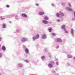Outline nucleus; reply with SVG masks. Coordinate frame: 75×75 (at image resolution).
I'll return each mask as SVG.
<instances>
[{"mask_svg":"<svg viewBox=\"0 0 75 75\" xmlns=\"http://www.w3.org/2000/svg\"><path fill=\"white\" fill-rule=\"evenodd\" d=\"M3 28H6V25L5 24H3Z\"/></svg>","mask_w":75,"mask_h":75,"instance_id":"17","label":"nucleus"},{"mask_svg":"<svg viewBox=\"0 0 75 75\" xmlns=\"http://www.w3.org/2000/svg\"><path fill=\"white\" fill-rule=\"evenodd\" d=\"M1 19V20H2L3 19H5V18H2Z\"/></svg>","mask_w":75,"mask_h":75,"instance_id":"33","label":"nucleus"},{"mask_svg":"<svg viewBox=\"0 0 75 75\" xmlns=\"http://www.w3.org/2000/svg\"><path fill=\"white\" fill-rule=\"evenodd\" d=\"M67 57L69 58H71V57H72L73 56L72 55H69V54H68L67 55Z\"/></svg>","mask_w":75,"mask_h":75,"instance_id":"11","label":"nucleus"},{"mask_svg":"<svg viewBox=\"0 0 75 75\" xmlns=\"http://www.w3.org/2000/svg\"><path fill=\"white\" fill-rule=\"evenodd\" d=\"M74 17H75V12H74Z\"/></svg>","mask_w":75,"mask_h":75,"instance_id":"35","label":"nucleus"},{"mask_svg":"<svg viewBox=\"0 0 75 75\" xmlns=\"http://www.w3.org/2000/svg\"><path fill=\"white\" fill-rule=\"evenodd\" d=\"M20 31V30H16V32L17 33H19Z\"/></svg>","mask_w":75,"mask_h":75,"instance_id":"22","label":"nucleus"},{"mask_svg":"<svg viewBox=\"0 0 75 75\" xmlns=\"http://www.w3.org/2000/svg\"><path fill=\"white\" fill-rule=\"evenodd\" d=\"M44 58H45L44 56H42L41 57V59H42L43 60V59H44Z\"/></svg>","mask_w":75,"mask_h":75,"instance_id":"19","label":"nucleus"},{"mask_svg":"<svg viewBox=\"0 0 75 75\" xmlns=\"http://www.w3.org/2000/svg\"><path fill=\"white\" fill-rule=\"evenodd\" d=\"M32 75H34L33 74Z\"/></svg>","mask_w":75,"mask_h":75,"instance_id":"39","label":"nucleus"},{"mask_svg":"<svg viewBox=\"0 0 75 75\" xmlns=\"http://www.w3.org/2000/svg\"><path fill=\"white\" fill-rule=\"evenodd\" d=\"M71 32L72 34L73 35L74 34V30H73V29H71Z\"/></svg>","mask_w":75,"mask_h":75,"instance_id":"15","label":"nucleus"},{"mask_svg":"<svg viewBox=\"0 0 75 75\" xmlns=\"http://www.w3.org/2000/svg\"><path fill=\"white\" fill-rule=\"evenodd\" d=\"M2 49L4 51H5V50H6V48L5 47H4V46H3L2 47Z\"/></svg>","mask_w":75,"mask_h":75,"instance_id":"13","label":"nucleus"},{"mask_svg":"<svg viewBox=\"0 0 75 75\" xmlns=\"http://www.w3.org/2000/svg\"><path fill=\"white\" fill-rule=\"evenodd\" d=\"M52 35H53L54 36L55 35V34L54 33H52Z\"/></svg>","mask_w":75,"mask_h":75,"instance_id":"23","label":"nucleus"},{"mask_svg":"<svg viewBox=\"0 0 75 75\" xmlns=\"http://www.w3.org/2000/svg\"><path fill=\"white\" fill-rule=\"evenodd\" d=\"M0 47H1V45H0Z\"/></svg>","mask_w":75,"mask_h":75,"instance_id":"38","label":"nucleus"},{"mask_svg":"<svg viewBox=\"0 0 75 75\" xmlns=\"http://www.w3.org/2000/svg\"><path fill=\"white\" fill-rule=\"evenodd\" d=\"M21 75H23V74H21Z\"/></svg>","mask_w":75,"mask_h":75,"instance_id":"37","label":"nucleus"},{"mask_svg":"<svg viewBox=\"0 0 75 75\" xmlns=\"http://www.w3.org/2000/svg\"><path fill=\"white\" fill-rule=\"evenodd\" d=\"M39 35L38 34L37 35H36V37H33V40H36V39H38V38H39Z\"/></svg>","mask_w":75,"mask_h":75,"instance_id":"2","label":"nucleus"},{"mask_svg":"<svg viewBox=\"0 0 75 75\" xmlns=\"http://www.w3.org/2000/svg\"><path fill=\"white\" fill-rule=\"evenodd\" d=\"M65 25H62L61 27L62 28H63L64 30H65Z\"/></svg>","mask_w":75,"mask_h":75,"instance_id":"8","label":"nucleus"},{"mask_svg":"<svg viewBox=\"0 0 75 75\" xmlns=\"http://www.w3.org/2000/svg\"><path fill=\"white\" fill-rule=\"evenodd\" d=\"M59 13H57L56 14L57 16V17H60V15L61 16H64V15L62 13V12H60V11H59Z\"/></svg>","mask_w":75,"mask_h":75,"instance_id":"1","label":"nucleus"},{"mask_svg":"<svg viewBox=\"0 0 75 75\" xmlns=\"http://www.w3.org/2000/svg\"><path fill=\"white\" fill-rule=\"evenodd\" d=\"M50 63L52 65V64H54V62H53V61H51Z\"/></svg>","mask_w":75,"mask_h":75,"instance_id":"18","label":"nucleus"},{"mask_svg":"<svg viewBox=\"0 0 75 75\" xmlns=\"http://www.w3.org/2000/svg\"><path fill=\"white\" fill-rule=\"evenodd\" d=\"M2 56V53H0V57H1Z\"/></svg>","mask_w":75,"mask_h":75,"instance_id":"24","label":"nucleus"},{"mask_svg":"<svg viewBox=\"0 0 75 75\" xmlns=\"http://www.w3.org/2000/svg\"><path fill=\"white\" fill-rule=\"evenodd\" d=\"M67 10H69V11H72V9H71V8H67Z\"/></svg>","mask_w":75,"mask_h":75,"instance_id":"16","label":"nucleus"},{"mask_svg":"<svg viewBox=\"0 0 75 75\" xmlns=\"http://www.w3.org/2000/svg\"><path fill=\"white\" fill-rule=\"evenodd\" d=\"M57 42H62V41L61 38H57Z\"/></svg>","mask_w":75,"mask_h":75,"instance_id":"4","label":"nucleus"},{"mask_svg":"<svg viewBox=\"0 0 75 75\" xmlns=\"http://www.w3.org/2000/svg\"><path fill=\"white\" fill-rule=\"evenodd\" d=\"M47 37L46 35H43L42 36V38H46Z\"/></svg>","mask_w":75,"mask_h":75,"instance_id":"10","label":"nucleus"},{"mask_svg":"<svg viewBox=\"0 0 75 75\" xmlns=\"http://www.w3.org/2000/svg\"><path fill=\"white\" fill-rule=\"evenodd\" d=\"M36 6H39V4H36Z\"/></svg>","mask_w":75,"mask_h":75,"instance_id":"27","label":"nucleus"},{"mask_svg":"<svg viewBox=\"0 0 75 75\" xmlns=\"http://www.w3.org/2000/svg\"><path fill=\"white\" fill-rule=\"evenodd\" d=\"M58 62H56V64H58Z\"/></svg>","mask_w":75,"mask_h":75,"instance_id":"28","label":"nucleus"},{"mask_svg":"<svg viewBox=\"0 0 75 75\" xmlns=\"http://www.w3.org/2000/svg\"><path fill=\"white\" fill-rule=\"evenodd\" d=\"M17 17H18V16H17V15H16V16H15V17H16V18H17Z\"/></svg>","mask_w":75,"mask_h":75,"instance_id":"31","label":"nucleus"},{"mask_svg":"<svg viewBox=\"0 0 75 75\" xmlns=\"http://www.w3.org/2000/svg\"><path fill=\"white\" fill-rule=\"evenodd\" d=\"M22 41L23 42H25V41H27V40L26 38H22Z\"/></svg>","mask_w":75,"mask_h":75,"instance_id":"7","label":"nucleus"},{"mask_svg":"<svg viewBox=\"0 0 75 75\" xmlns=\"http://www.w3.org/2000/svg\"><path fill=\"white\" fill-rule=\"evenodd\" d=\"M60 20H59V19H58L57 20L58 21H60Z\"/></svg>","mask_w":75,"mask_h":75,"instance_id":"29","label":"nucleus"},{"mask_svg":"<svg viewBox=\"0 0 75 75\" xmlns=\"http://www.w3.org/2000/svg\"><path fill=\"white\" fill-rule=\"evenodd\" d=\"M73 59H74V60H75V57H73Z\"/></svg>","mask_w":75,"mask_h":75,"instance_id":"32","label":"nucleus"},{"mask_svg":"<svg viewBox=\"0 0 75 75\" xmlns=\"http://www.w3.org/2000/svg\"><path fill=\"white\" fill-rule=\"evenodd\" d=\"M1 38H0V41H1Z\"/></svg>","mask_w":75,"mask_h":75,"instance_id":"34","label":"nucleus"},{"mask_svg":"<svg viewBox=\"0 0 75 75\" xmlns=\"http://www.w3.org/2000/svg\"><path fill=\"white\" fill-rule=\"evenodd\" d=\"M22 16H23V17H27V16L26 14L25 13H23L22 14Z\"/></svg>","mask_w":75,"mask_h":75,"instance_id":"6","label":"nucleus"},{"mask_svg":"<svg viewBox=\"0 0 75 75\" xmlns=\"http://www.w3.org/2000/svg\"><path fill=\"white\" fill-rule=\"evenodd\" d=\"M56 48L57 49L58 48H59V46H57L56 47Z\"/></svg>","mask_w":75,"mask_h":75,"instance_id":"30","label":"nucleus"},{"mask_svg":"<svg viewBox=\"0 0 75 75\" xmlns=\"http://www.w3.org/2000/svg\"><path fill=\"white\" fill-rule=\"evenodd\" d=\"M64 31H65L66 33H68V31H67V30H66L65 28V30Z\"/></svg>","mask_w":75,"mask_h":75,"instance_id":"21","label":"nucleus"},{"mask_svg":"<svg viewBox=\"0 0 75 75\" xmlns=\"http://www.w3.org/2000/svg\"><path fill=\"white\" fill-rule=\"evenodd\" d=\"M6 7H7V8H9V5H6Z\"/></svg>","mask_w":75,"mask_h":75,"instance_id":"26","label":"nucleus"},{"mask_svg":"<svg viewBox=\"0 0 75 75\" xmlns=\"http://www.w3.org/2000/svg\"><path fill=\"white\" fill-rule=\"evenodd\" d=\"M25 52H26V54H28V52H29L28 49H25Z\"/></svg>","mask_w":75,"mask_h":75,"instance_id":"12","label":"nucleus"},{"mask_svg":"<svg viewBox=\"0 0 75 75\" xmlns=\"http://www.w3.org/2000/svg\"><path fill=\"white\" fill-rule=\"evenodd\" d=\"M69 6H70V7H71V5L69 3Z\"/></svg>","mask_w":75,"mask_h":75,"instance_id":"25","label":"nucleus"},{"mask_svg":"<svg viewBox=\"0 0 75 75\" xmlns=\"http://www.w3.org/2000/svg\"><path fill=\"white\" fill-rule=\"evenodd\" d=\"M42 22L43 23H44V24H48L49 23L48 21L47 20H44L42 21Z\"/></svg>","mask_w":75,"mask_h":75,"instance_id":"3","label":"nucleus"},{"mask_svg":"<svg viewBox=\"0 0 75 75\" xmlns=\"http://www.w3.org/2000/svg\"><path fill=\"white\" fill-rule=\"evenodd\" d=\"M26 62H27L28 63L29 62L28 61H26Z\"/></svg>","mask_w":75,"mask_h":75,"instance_id":"36","label":"nucleus"},{"mask_svg":"<svg viewBox=\"0 0 75 75\" xmlns=\"http://www.w3.org/2000/svg\"><path fill=\"white\" fill-rule=\"evenodd\" d=\"M39 14L40 15H42L44 14V12H39Z\"/></svg>","mask_w":75,"mask_h":75,"instance_id":"5","label":"nucleus"},{"mask_svg":"<svg viewBox=\"0 0 75 75\" xmlns=\"http://www.w3.org/2000/svg\"><path fill=\"white\" fill-rule=\"evenodd\" d=\"M49 30V31L50 32H51L52 30V28L51 27H49L48 29Z\"/></svg>","mask_w":75,"mask_h":75,"instance_id":"14","label":"nucleus"},{"mask_svg":"<svg viewBox=\"0 0 75 75\" xmlns=\"http://www.w3.org/2000/svg\"><path fill=\"white\" fill-rule=\"evenodd\" d=\"M0 75H1V74H0Z\"/></svg>","mask_w":75,"mask_h":75,"instance_id":"40","label":"nucleus"},{"mask_svg":"<svg viewBox=\"0 0 75 75\" xmlns=\"http://www.w3.org/2000/svg\"><path fill=\"white\" fill-rule=\"evenodd\" d=\"M44 19L45 20H48V17H45V18Z\"/></svg>","mask_w":75,"mask_h":75,"instance_id":"20","label":"nucleus"},{"mask_svg":"<svg viewBox=\"0 0 75 75\" xmlns=\"http://www.w3.org/2000/svg\"><path fill=\"white\" fill-rule=\"evenodd\" d=\"M48 66H49V67H53V65H52V64L51 63H49L48 64Z\"/></svg>","mask_w":75,"mask_h":75,"instance_id":"9","label":"nucleus"}]
</instances>
